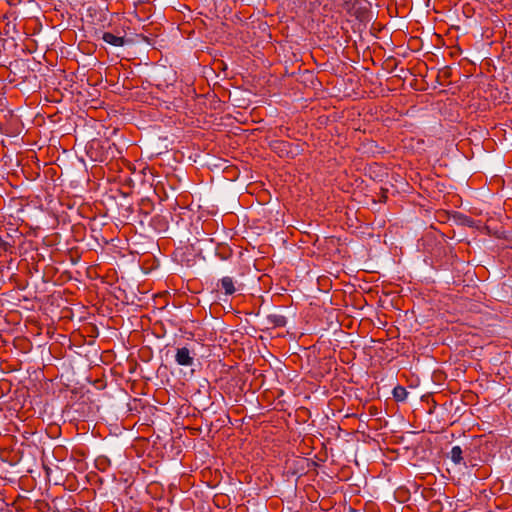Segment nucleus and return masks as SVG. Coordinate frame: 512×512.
Here are the masks:
<instances>
[{
  "label": "nucleus",
  "instance_id": "nucleus-1",
  "mask_svg": "<svg viewBox=\"0 0 512 512\" xmlns=\"http://www.w3.org/2000/svg\"><path fill=\"white\" fill-rule=\"evenodd\" d=\"M195 352L188 347L176 349L175 361L179 366H192L194 364Z\"/></svg>",
  "mask_w": 512,
  "mask_h": 512
},
{
  "label": "nucleus",
  "instance_id": "nucleus-2",
  "mask_svg": "<svg viewBox=\"0 0 512 512\" xmlns=\"http://www.w3.org/2000/svg\"><path fill=\"white\" fill-rule=\"evenodd\" d=\"M102 39L105 43L112 45L114 47L124 46L126 43L124 36L114 35L111 32H104L102 35Z\"/></svg>",
  "mask_w": 512,
  "mask_h": 512
},
{
  "label": "nucleus",
  "instance_id": "nucleus-3",
  "mask_svg": "<svg viewBox=\"0 0 512 512\" xmlns=\"http://www.w3.org/2000/svg\"><path fill=\"white\" fill-rule=\"evenodd\" d=\"M218 286L222 290H224L226 295H232L236 291L235 281H234V279L232 277H229V276L223 277L220 280Z\"/></svg>",
  "mask_w": 512,
  "mask_h": 512
},
{
  "label": "nucleus",
  "instance_id": "nucleus-4",
  "mask_svg": "<svg viewBox=\"0 0 512 512\" xmlns=\"http://www.w3.org/2000/svg\"><path fill=\"white\" fill-rule=\"evenodd\" d=\"M450 458L455 464H460L463 460L462 449L460 446H454L450 452Z\"/></svg>",
  "mask_w": 512,
  "mask_h": 512
},
{
  "label": "nucleus",
  "instance_id": "nucleus-5",
  "mask_svg": "<svg viewBox=\"0 0 512 512\" xmlns=\"http://www.w3.org/2000/svg\"><path fill=\"white\" fill-rule=\"evenodd\" d=\"M393 395L396 400L402 401L405 399L407 392H406L405 388L398 386V387L394 388Z\"/></svg>",
  "mask_w": 512,
  "mask_h": 512
},
{
  "label": "nucleus",
  "instance_id": "nucleus-6",
  "mask_svg": "<svg viewBox=\"0 0 512 512\" xmlns=\"http://www.w3.org/2000/svg\"><path fill=\"white\" fill-rule=\"evenodd\" d=\"M71 512H84V510L80 508L73 509Z\"/></svg>",
  "mask_w": 512,
  "mask_h": 512
}]
</instances>
